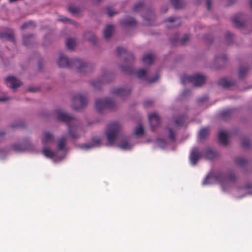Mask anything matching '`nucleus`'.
Segmentation results:
<instances>
[{"mask_svg":"<svg viewBox=\"0 0 252 252\" xmlns=\"http://www.w3.org/2000/svg\"><path fill=\"white\" fill-rule=\"evenodd\" d=\"M57 63L60 67H62L76 68L77 72L80 73H85L91 71V65L83 61L77 59L69 60L63 53L60 54Z\"/></svg>","mask_w":252,"mask_h":252,"instance_id":"obj_1","label":"nucleus"},{"mask_svg":"<svg viewBox=\"0 0 252 252\" xmlns=\"http://www.w3.org/2000/svg\"><path fill=\"white\" fill-rule=\"evenodd\" d=\"M56 112L58 120L64 122L68 126V132L71 137L73 139L78 138V134L74 131L77 127V126L79 124L78 121L75 118L69 115L66 113L61 110H57Z\"/></svg>","mask_w":252,"mask_h":252,"instance_id":"obj_2","label":"nucleus"},{"mask_svg":"<svg viewBox=\"0 0 252 252\" xmlns=\"http://www.w3.org/2000/svg\"><path fill=\"white\" fill-rule=\"evenodd\" d=\"M236 174H207L203 184L219 183L222 185L235 183L237 180Z\"/></svg>","mask_w":252,"mask_h":252,"instance_id":"obj_3","label":"nucleus"},{"mask_svg":"<svg viewBox=\"0 0 252 252\" xmlns=\"http://www.w3.org/2000/svg\"><path fill=\"white\" fill-rule=\"evenodd\" d=\"M121 128L120 125L117 122L112 123L108 126L106 134L109 146L114 144L116 139L121 131Z\"/></svg>","mask_w":252,"mask_h":252,"instance_id":"obj_4","label":"nucleus"},{"mask_svg":"<svg viewBox=\"0 0 252 252\" xmlns=\"http://www.w3.org/2000/svg\"><path fill=\"white\" fill-rule=\"evenodd\" d=\"M206 78L205 76L196 74L192 76L185 75L182 77L181 82L185 85L187 82H190L195 86H200L202 85L205 82Z\"/></svg>","mask_w":252,"mask_h":252,"instance_id":"obj_5","label":"nucleus"},{"mask_svg":"<svg viewBox=\"0 0 252 252\" xmlns=\"http://www.w3.org/2000/svg\"><path fill=\"white\" fill-rule=\"evenodd\" d=\"M95 107L97 111L101 113L105 108H114L115 103L113 100L108 98L98 99L95 101Z\"/></svg>","mask_w":252,"mask_h":252,"instance_id":"obj_6","label":"nucleus"},{"mask_svg":"<svg viewBox=\"0 0 252 252\" xmlns=\"http://www.w3.org/2000/svg\"><path fill=\"white\" fill-rule=\"evenodd\" d=\"M87 99L86 97L78 94L73 97L72 100V108L74 110H79L87 104Z\"/></svg>","mask_w":252,"mask_h":252,"instance_id":"obj_7","label":"nucleus"},{"mask_svg":"<svg viewBox=\"0 0 252 252\" xmlns=\"http://www.w3.org/2000/svg\"><path fill=\"white\" fill-rule=\"evenodd\" d=\"M149 121L152 130H154L160 124V119L156 113H152L149 116Z\"/></svg>","mask_w":252,"mask_h":252,"instance_id":"obj_8","label":"nucleus"},{"mask_svg":"<svg viewBox=\"0 0 252 252\" xmlns=\"http://www.w3.org/2000/svg\"><path fill=\"white\" fill-rule=\"evenodd\" d=\"M201 156V153L198 151L197 148L196 147L193 148L191 150L189 157L191 164L193 165H195Z\"/></svg>","mask_w":252,"mask_h":252,"instance_id":"obj_9","label":"nucleus"},{"mask_svg":"<svg viewBox=\"0 0 252 252\" xmlns=\"http://www.w3.org/2000/svg\"><path fill=\"white\" fill-rule=\"evenodd\" d=\"M130 90L123 88H115L112 91V94H113L116 96H119L122 97L127 96L130 94Z\"/></svg>","mask_w":252,"mask_h":252,"instance_id":"obj_10","label":"nucleus"},{"mask_svg":"<svg viewBox=\"0 0 252 252\" xmlns=\"http://www.w3.org/2000/svg\"><path fill=\"white\" fill-rule=\"evenodd\" d=\"M101 145V140L99 138L97 137H93L92 139V144H83L81 146L82 149L88 150L93 148L94 147H98Z\"/></svg>","mask_w":252,"mask_h":252,"instance_id":"obj_11","label":"nucleus"},{"mask_svg":"<svg viewBox=\"0 0 252 252\" xmlns=\"http://www.w3.org/2000/svg\"><path fill=\"white\" fill-rule=\"evenodd\" d=\"M203 153L205 158L209 159H213L217 156V153L216 150L211 148H206Z\"/></svg>","mask_w":252,"mask_h":252,"instance_id":"obj_12","label":"nucleus"},{"mask_svg":"<svg viewBox=\"0 0 252 252\" xmlns=\"http://www.w3.org/2000/svg\"><path fill=\"white\" fill-rule=\"evenodd\" d=\"M189 38H190V35L189 34H185V35H184L182 39L179 40V34H176L175 35V37L174 38H172L171 39V42L173 44L176 43H179L180 44L183 45L189 39Z\"/></svg>","mask_w":252,"mask_h":252,"instance_id":"obj_13","label":"nucleus"},{"mask_svg":"<svg viewBox=\"0 0 252 252\" xmlns=\"http://www.w3.org/2000/svg\"><path fill=\"white\" fill-rule=\"evenodd\" d=\"M166 22L170 23V25L167 26L168 28H173L181 25V20L180 18L178 17H170L166 20Z\"/></svg>","mask_w":252,"mask_h":252,"instance_id":"obj_14","label":"nucleus"},{"mask_svg":"<svg viewBox=\"0 0 252 252\" xmlns=\"http://www.w3.org/2000/svg\"><path fill=\"white\" fill-rule=\"evenodd\" d=\"M243 16V15L242 13H238L232 18V23L236 27L240 28L244 26V22L241 21Z\"/></svg>","mask_w":252,"mask_h":252,"instance_id":"obj_15","label":"nucleus"},{"mask_svg":"<svg viewBox=\"0 0 252 252\" xmlns=\"http://www.w3.org/2000/svg\"><path fill=\"white\" fill-rule=\"evenodd\" d=\"M6 82H9L11 84V88L13 89H16L21 85V83L13 76H8L5 79Z\"/></svg>","mask_w":252,"mask_h":252,"instance_id":"obj_16","label":"nucleus"},{"mask_svg":"<svg viewBox=\"0 0 252 252\" xmlns=\"http://www.w3.org/2000/svg\"><path fill=\"white\" fill-rule=\"evenodd\" d=\"M218 140L220 143L223 145H226L228 143V135L223 131L219 133Z\"/></svg>","mask_w":252,"mask_h":252,"instance_id":"obj_17","label":"nucleus"},{"mask_svg":"<svg viewBox=\"0 0 252 252\" xmlns=\"http://www.w3.org/2000/svg\"><path fill=\"white\" fill-rule=\"evenodd\" d=\"M31 145L29 141L27 142L25 146L21 144H15L13 145V149L16 152H22L28 150L30 148Z\"/></svg>","mask_w":252,"mask_h":252,"instance_id":"obj_18","label":"nucleus"},{"mask_svg":"<svg viewBox=\"0 0 252 252\" xmlns=\"http://www.w3.org/2000/svg\"><path fill=\"white\" fill-rule=\"evenodd\" d=\"M235 84V82L231 79L222 78L219 82V84L224 88H227Z\"/></svg>","mask_w":252,"mask_h":252,"instance_id":"obj_19","label":"nucleus"},{"mask_svg":"<svg viewBox=\"0 0 252 252\" xmlns=\"http://www.w3.org/2000/svg\"><path fill=\"white\" fill-rule=\"evenodd\" d=\"M117 54L118 56H121L123 54H127L128 58L131 62L134 60V57L131 53H128L126 50L121 47H117L116 49Z\"/></svg>","mask_w":252,"mask_h":252,"instance_id":"obj_20","label":"nucleus"},{"mask_svg":"<svg viewBox=\"0 0 252 252\" xmlns=\"http://www.w3.org/2000/svg\"><path fill=\"white\" fill-rule=\"evenodd\" d=\"M114 29V27L113 25H108L106 26L103 32L104 36L106 39L111 36Z\"/></svg>","mask_w":252,"mask_h":252,"instance_id":"obj_21","label":"nucleus"},{"mask_svg":"<svg viewBox=\"0 0 252 252\" xmlns=\"http://www.w3.org/2000/svg\"><path fill=\"white\" fill-rule=\"evenodd\" d=\"M35 40L34 36L32 34L25 35L23 37V43L26 46H30Z\"/></svg>","mask_w":252,"mask_h":252,"instance_id":"obj_22","label":"nucleus"},{"mask_svg":"<svg viewBox=\"0 0 252 252\" xmlns=\"http://www.w3.org/2000/svg\"><path fill=\"white\" fill-rule=\"evenodd\" d=\"M53 139L54 135L52 133L46 131L44 132L43 137L42 139V142L43 144H47L52 142Z\"/></svg>","mask_w":252,"mask_h":252,"instance_id":"obj_23","label":"nucleus"},{"mask_svg":"<svg viewBox=\"0 0 252 252\" xmlns=\"http://www.w3.org/2000/svg\"><path fill=\"white\" fill-rule=\"evenodd\" d=\"M0 38L11 41H14V36L13 32L12 31H11L9 33H0Z\"/></svg>","mask_w":252,"mask_h":252,"instance_id":"obj_24","label":"nucleus"},{"mask_svg":"<svg viewBox=\"0 0 252 252\" xmlns=\"http://www.w3.org/2000/svg\"><path fill=\"white\" fill-rule=\"evenodd\" d=\"M154 58V56L152 54H147L142 58V61L145 64H152Z\"/></svg>","mask_w":252,"mask_h":252,"instance_id":"obj_25","label":"nucleus"},{"mask_svg":"<svg viewBox=\"0 0 252 252\" xmlns=\"http://www.w3.org/2000/svg\"><path fill=\"white\" fill-rule=\"evenodd\" d=\"M42 152L45 157L49 158H55L57 155V152L52 151L48 149H43Z\"/></svg>","mask_w":252,"mask_h":252,"instance_id":"obj_26","label":"nucleus"},{"mask_svg":"<svg viewBox=\"0 0 252 252\" xmlns=\"http://www.w3.org/2000/svg\"><path fill=\"white\" fill-rule=\"evenodd\" d=\"M209 130L208 127L202 128L198 134V138L200 140L205 139L209 134Z\"/></svg>","mask_w":252,"mask_h":252,"instance_id":"obj_27","label":"nucleus"},{"mask_svg":"<svg viewBox=\"0 0 252 252\" xmlns=\"http://www.w3.org/2000/svg\"><path fill=\"white\" fill-rule=\"evenodd\" d=\"M121 23L122 25L126 27H130L136 25V22L134 18H130L127 20L121 21Z\"/></svg>","mask_w":252,"mask_h":252,"instance_id":"obj_28","label":"nucleus"},{"mask_svg":"<svg viewBox=\"0 0 252 252\" xmlns=\"http://www.w3.org/2000/svg\"><path fill=\"white\" fill-rule=\"evenodd\" d=\"M170 1L175 9L180 8L184 5L183 0H170Z\"/></svg>","mask_w":252,"mask_h":252,"instance_id":"obj_29","label":"nucleus"},{"mask_svg":"<svg viewBox=\"0 0 252 252\" xmlns=\"http://www.w3.org/2000/svg\"><path fill=\"white\" fill-rule=\"evenodd\" d=\"M66 47L69 50H73L75 46V41L71 38H68L66 41Z\"/></svg>","mask_w":252,"mask_h":252,"instance_id":"obj_30","label":"nucleus"},{"mask_svg":"<svg viewBox=\"0 0 252 252\" xmlns=\"http://www.w3.org/2000/svg\"><path fill=\"white\" fill-rule=\"evenodd\" d=\"M66 143V139L63 136L59 140L58 145V149L59 150L63 151L64 150Z\"/></svg>","mask_w":252,"mask_h":252,"instance_id":"obj_31","label":"nucleus"},{"mask_svg":"<svg viewBox=\"0 0 252 252\" xmlns=\"http://www.w3.org/2000/svg\"><path fill=\"white\" fill-rule=\"evenodd\" d=\"M85 37L89 41L94 43L96 41V37L91 32H88L84 35Z\"/></svg>","mask_w":252,"mask_h":252,"instance_id":"obj_32","label":"nucleus"},{"mask_svg":"<svg viewBox=\"0 0 252 252\" xmlns=\"http://www.w3.org/2000/svg\"><path fill=\"white\" fill-rule=\"evenodd\" d=\"M235 163L238 166H239L241 167H243L247 164V161L246 159H245L243 158H237L235 159Z\"/></svg>","mask_w":252,"mask_h":252,"instance_id":"obj_33","label":"nucleus"},{"mask_svg":"<svg viewBox=\"0 0 252 252\" xmlns=\"http://www.w3.org/2000/svg\"><path fill=\"white\" fill-rule=\"evenodd\" d=\"M119 147L122 149H130L131 145L126 141H123L120 143Z\"/></svg>","mask_w":252,"mask_h":252,"instance_id":"obj_34","label":"nucleus"},{"mask_svg":"<svg viewBox=\"0 0 252 252\" xmlns=\"http://www.w3.org/2000/svg\"><path fill=\"white\" fill-rule=\"evenodd\" d=\"M144 3L143 1H139L135 4L133 7V12H138L143 9Z\"/></svg>","mask_w":252,"mask_h":252,"instance_id":"obj_35","label":"nucleus"},{"mask_svg":"<svg viewBox=\"0 0 252 252\" xmlns=\"http://www.w3.org/2000/svg\"><path fill=\"white\" fill-rule=\"evenodd\" d=\"M185 116H180L176 118L174 121L175 125L177 126H182L185 122Z\"/></svg>","mask_w":252,"mask_h":252,"instance_id":"obj_36","label":"nucleus"},{"mask_svg":"<svg viewBox=\"0 0 252 252\" xmlns=\"http://www.w3.org/2000/svg\"><path fill=\"white\" fill-rule=\"evenodd\" d=\"M35 27V25L34 24V23L32 22V21H29L28 22H26L25 23H24L21 26V29H25L26 28H34Z\"/></svg>","mask_w":252,"mask_h":252,"instance_id":"obj_37","label":"nucleus"},{"mask_svg":"<svg viewBox=\"0 0 252 252\" xmlns=\"http://www.w3.org/2000/svg\"><path fill=\"white\" fill-rule=\"evenodd\" d=\"M144 133V129L142 126L140 125L137 126L134 131V134L136 136H141Z\"/></svg>","mask_w":252,"mask_h":252,"instance_id":"obj_38","label":"nucleus"},{"mask_svg":"<svg viewBox=\"0 0 252 252\" xmlns=\"http://www.w3.org/2000/svg\"><path fill=\"white\" fill-rule=\"evenodd\" d=\"M149 17H144V20H145L146 24L147 25H152L153 24L152 22H150V19H153L154 18V15L151 11L148 12Z\"/></svg>","mask_w":252,"mask_h":252,"instance_id":"obj_39","label":"nucleus"},{"mask_svg":"<svg viewBox=\"0 0 252 252\" xmlns=\"http://www.w3.org/2000/svg\"><path fill=\"white\" fill-rule=\"evenodd\" d=\"M147 73V71L144 69H140L137 71L136 76L139 78H142L145 77Z\"/></svg>","mask_w":252,"mask_h":252,"instance_id":"obj_40","label":"nucleus"},{"mask_svg":"<svg viewBox=\"0 0 252 252\" xmlns=\"http://www.w3.org/2000/svg\"><path fill=\"white\" fill-rule=\"evenodd\" d=\"M225 40L228 45L231 44L233 41V35L230 32H227L225 35Z\"/></svg>","mask_w":252,"mask_h":252,"instance_id":"obj_41","label":"nucleus"},{"mask_svg":"<svg viewBox=\"0 0 252 252\" xmlns=\"http://www.w3.org/2000/svg\"><path fill=\"white\" fill-rule=\"evenodd\" d=\"M248 71V68L241 67L239 71V77L242 78L247 73Z\"/></svg>","mask_w":252,"mask_h":252,"instance_id":"obj_42","label":"nucleus"},{"mask_svg":"<svg viewBox=\"0 0 252 252\" xmlns=\"http://www.w3.org/2000/svg\"><path fill=\"white\" fill-rule=\"evenodd\" d=\"M231 114V111L230 110H226L221 112V115L222 118L224 120L227 119Z\"/></svg>","mask_w":252,"mask_h":252,"instance_id":"obj_43","label":"nucleus"},{"mask_svg":"<svg viewBox=\"0 0 252 252\" xmlns=\"http://www.w3.org/2000/svg\"><path fill=\"white\" fill-rule=\"evenodd\" d=\"M242 146L244 148H248L250 145V142L247 138H244L242 141Z\"/></svg>","mask_w":252,"mask_h":252,"instance_id":"obj_44","label":"nucleus"},{"mask_svg":"<svg viewBox=\"0 0 252 252\" xmlns=\"http://www.w3.org/2000/svg\"><path fill=\"white\" fill-rule=\"evenodd\" d=\"M69 12L73 14H77L79 12V9L77 7L70 6L68 8Z\"/></svg>","mask_w":252,"mask_h":252,"instance_id":"obj_45","label":"nucleus"},{"mask_svg":"<svg viewBox=\"0 0 252 252\" xmlns=\"http://www.w3.org/2000/svg\"><path fill=\"white\" fill-rule=\"evenodd\" d=\"M169 137L171 141H174L175 139V134L174 131L171 128L169 129Z\"/></svg>","mask_w":252,"mask_h":252,"instance_id":"obj_46","label":"nucleus"},{"mask_svg":"<svg viewBox=\"0 0 252 252\" xmlns=\"http://www.w3.org/2000/svg\"><path fill=\"white\" fill-rule=\"evenodd\" d=\"M102 84V81H93L92 83V85L95 88H99Z\"/></svg>","mask_w":252,"mask_h":252,"instance_id":"obj_47","label":"nucleus"},{"mask_svg":"<svg viewBox=\"0 0 252 252\" xmlns=\"http://www.w3.org/2000/svg\"><path fill=\"white\" fill-rule=\"evenodd\" d=\"M154 102L152 100H146L144 102V105L145 107H148L152 105Z\"/></svg>","mask_w":252,"mask_h":252,"instance_id":"obj_48","label":"nucleus"},{"mask_svg":"<svg viewBox=\"0 0 252 252\" xmlns=\"http://www.w3.org/2000/svg\"><path fill=\"white\" fill-rule=\"evenodd\" d=\"M158 78H159V75H158V74H157L153 78L150 79L148 80V81L150 83H153V82H156L157 80H158Z\"/></svg>","mask_w":252,"mask_h":252,"instance_id":"obj_49","label":"nucleus"},{"mask_svg":"<svg viewBox=\"0 0 252 252\" xmlns=\"http://www.w3.org/2000/svg\"><path fill=\"white\" fill-rule=\"evenodd\" d=\"M206 5L208 10H210L212 8L211 0H206Z\"/></svg>","mask_w":252,"mask_h":252,"instance_id":"obj_50","label":"nucleus"},{"mask_svg":"<svg viewBox=\"0 0 252 252\" xmlns=\"http://www.w3.org/2000/svg\"><path fill=\"white\" fill-rule=\"evenodd\" d=\"M23 126V125L21 123L16 124L15 125H11V127H22Z\"/></svg>","mask_w":252,"mask_h":252,"instance_id":"obj_51","label":"nucleus"},{"mask_svg":"<svg viewBox=\"0 0 252 252\" xmlns=\"http://www.w3.org/2000/svg\"><path fill=\"white\" fill-rule=\"evenodd\" d=\"M121 68L123 70V71H124L125 72H128V73H129V72H130V68L128 67L122 66Z\"/></svg>","mask_w":252,"mask_h":252,"instance_id":"obj_52","label":"nucleus"},{"mask_svg":"<svg viewBox=\"0 0 252 252\" xmlns=\"http://www.w3.org/2000/svg\"><path fill=\"white\" fill-rule=\"evenodd\" d=\"M227 57L225 55H223L221 57H219L218 58H217L218 60H221L222 61H225L227 60Z\"/></svg>","mask_w":252,"mask_h":252,"instance_id":"obj_53","label":"nucleus"},{"mask_svg":"<svg viewBox=\"0 0 252 252\" xmlns=\"http://www.w3.org/2000/svg\"><path fill=\"white\" fill-rule=\"evenodd\" d=\"M116 13V12H113L110 9H108L107 15L109 16H110V17L112 16L113 15H114Z\"/></svg>","mask_w":252,"mask_h":252,"instance_id":"obj_54","label":"nucleus"},{"mask_svg":"<svg viewBox=\"0 0 252 252\" xmlns=\"http://www.w3.org/2000/svg\"><path fill=\"white\" fill-rule=\"evenodd\" d=\"M189 94V90H185L183 92L182 95H183V96H185Z\"/></svg>","mask_w":252,"mask_h":252,"instance_id":"obj_55","label":"nucleus"},{"mask_svg":"<svg viewBox=\"0 0 252 252\" xmlns=\"http://www.w3.org/2000/svg\"><path fill=\"white\" fill-rule=\"evenodd\" d=\"M4 135V133L2 131L0 132V142L3 139V136Z\"/></svg>","mask_w":252,"mask_h":252,"instance_id":"obj_56","label":"nucleus"},{"mask_svg":"<svg viewBox=\"0 0 252 252\" xmlns=\"http://www.w3.org/2000/svg\"><path fill=\"white\" fill-rule=\"evenodd\" d=\"M59 20L61 21H63V22H66V21H69V20L67 18H65V17L63 18H60L59 19Z\"/></svg>","mask_w":252,"mask_h":252,"instance_id":"obj_57","label":"nucleus"},{"mask_svg":"<svg viewBox=\"0 0 252 252\" xmlns=\"http://www.w3.org/2000/svg\"><path fill=\"white\" fill-rule=\"evenodd\" d=\"M207 99V97H204V98H200L199 99L198 101L199 102H203L205 100H206Z\"/></svg>","mask_w":252,"mask_h":252,"instance_id":"obj_58","label":"nucleus"},{"mask_svg":"<svg viewBox=\"0 0 252 252\" xmlns=\"http://www.w3.org/2000/svg\"><path fill=\"white\" fill-rule=\"evenodd\" d=\"M6 100L5 98H0V101H4Z\"/></svg>","mask_w":252,"mask_h":252,"instance_id":"obj_59","label":"nucleus"},{"mask_svg":"<svg viewBox=\"0 0 252 252\" xmlns=\"http://www.w3.org/2000/svg\"><path fill=\"white\" fill-rule=\"evenodd\" d=\"M10 2H13L17 1V0H9Z\"/></svg>","mask_w":252,"mask_h":252,"instance_id":"obj_60","label":"nucleus"},{"mask_svg":"<svg viewBox=\"0 0 252 252\" xmlns=\"http://www.w3.org/2000/svg\"><path fill=\"white\" fill-rule=\"evenodd\" d=\"M252 187L251 186H247V188H248V189H250V188H251Z\"/></svg>","mask_w":252,"mask_h":252,"instance_id":"obj_61","label":"nucleus"},{"mask_svg":"<svg viewBox=\"0 0 252 252\" xmlns=\"http://www.w3.org/2000/svg\"><path fill=\"white\" fill-rule=\"evenodd\" d=\"M29 91H30V92H34V91L32 90L31 89H29Z\"/></svg>","mask_w":252,"mask_h":252,"instance_id":"obj_62","label":"nucleus"},{"mask_svg":"<svg viewBox=\"0 0 252 252\" xmlns=\"http://www.w3.org/2000/svg\"><path fill=\"white\" fill-rule=\"evenodd\" d=\"M167 11V9L166 8V9H165V10H164L163 12H166Z\"/></svg>","mask_w":252,"mask_h":252,"instance_id":"obj_63","label":"nucleus"},{"mask_svg":"<svg viewBox=\"0 0 252 252\" xmlns=\"http://www.w3.org/2000/svg\"><path fill=\"white\" fill-rule=\"evenodd\" d=\"M98 1H100V0H97Z\"/></svg>","mask_w":252,"mask_h":252,"instance_id":"obj_64","label":"nucleus"}]
</instances>
